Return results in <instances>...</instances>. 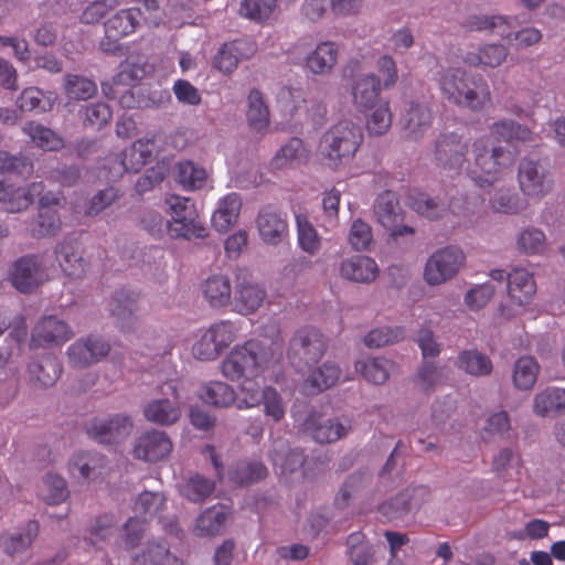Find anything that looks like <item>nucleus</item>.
Segmentation results:
<instances>
[{
  "label": "nucleus",
  "mask_w": 565,
  "mask_h": 565,
  "mask_svg": "<svg viewBox=\"0 0 565 565\" xmlns=\"http://www.w3.org/2000/svg\"><path fill=\"white\" fill-rule=\"evenodd\" d=\"M22 130L38 148L44 151H58L64 147V140L57 132L39 122L29 121Z\"/></svg>",
  "instance_id": "c03bdc74"
},
{
  "label": "nucleus",
  "mask_w": 565,
  "mask_h": 565,
  "mask_svg": "<svg viewBox=\"0 0 565 565\" xmlns=\"http://www.w3.org/2000/svg\"><path fill=\"white\" fill-rule=\"evenodd\" d=\"M172 451V441L161 430L151 429L141 434L135 441L134 456L148 462L159 461Z\"/></svg>",
  "instance_id": "b1692460"
},
{
  "label": "nucleus",
  "mask_w": 565,
  "mask_h": 565,
  "mask_svg": "<svg viewBox=\"0 0 565 565\" xmlns=\"http://www.w3.org/2000/svg\"><path fill=\"white\" fill-rule=\"evenodd\" d=\"M349 558L352 565H370L373 558L372 545L361 532L351 533L347 539Z\"/></svg>",
  "instance_id": "052dcab7"
},
{
  "label": "nucleus",
  "mask_w": 565,
  "mask_h": 565,
  "mask_svg": "<svg viewBox=\"0 0 565 565\" xmlns=\"http://www.w3.org/2000/svg\"><path fill=\"white\" fill-rule=\"evenodd\" d=\"M44 188L42 181L32 182L26 186H17L0 181V203L4 205V210L9 213L25 211L32 205L35 198L44 192Z\"/></svg>",
  "instance_id": "5701e85b"
},
{
  "label": "nucleus",
  "mask_w": 565,
  "mask_h": 565,
  "mask_svg": "<svg viewBox=\"0 0 565 565\" xmlns=\"http://www.w3.org/2000/svg\"><path fill=\"white\" fill-rule=\"evenodd\" d=\"M239 326L228 319L212 323L193 344L192 354L200 361H213L238 337Z\"/></svg>",
  "instance_id": "6e6552de"
},
{
  "label": "nucleus",
  "mask_w": 565,
  "mask_h": 565,
  "mask_svg": "<svg viewBox=\"0 0 565 565\" xmlns=\"http://www.w3.org/2000/svg\"><path fill=\"white\" fill-rule=\"evenodd\" d=\"M267 472L262 461L243 460L231 471V480L239 486H248L265 479Z\"/></svg>",
  "instance_id": "5fc2aeb1"
},
{
  "label": "nucleus",
  "mask_w": 565,
  "mask_h": 565,
  "mask_svg": "<svg viewBox=\"0 0 565 565\" xmlns=\"http://www.w3.org/2000/svg\"><path fill=\"white\" fill-rule=\"evenodd\" d=\"M141 18L142 12L138 8L122 9L111 14L104 22L105 35L99 41V49L107 54L121 55V39L136 32Z\"/></svg>",
  "instance_id": "1a4fd4ad"
},
{
  "label": "nucleus",
  "mask_w": 565,
  "mask_h": 565,
  "mask_svg": "<svg viewBox=\"0 0 565 565\" xmlns=\"http://www.w3.org/2000/svg\"><path fill=\"white\" fill-rule=\"evenodd\" d=\"M340 367L333 362H326L310 372L302 383V392L307 395L319 394L333 386L340 379Z\"/></svg>",
  "instance_id": "72a5a7b5"
},
{
  "label": "nucleus",
  "mask_w": 565,
  "mask_h": 565,
  "mask_svg": "<svg viewBox=\"0 0 565 565\" xmlns=\"http://www.w3.org/2000/svg\"><path fill=\"white\" fill-rule=\"evenodd\" d=\"M339 47L332 41H323L310 52L305 62L306 67L316 75L330 74L337 64Z\"/></svg>",
  "instance_id": "2f4dec72"
},
{
  "label": "nucleus",
  "mask_w": 565,
  "mask_h": 565,
  "mask_svg": "<svg viewBox=\"0 0 565 565\" xmlns=\"http://www.w3.org/2000/svg\"><path fill=\"white\" fill-rule=\"evenodd\" d=\"M215 483L210 479L194 475L190 477L182 487V494L191 502H203L214 491Z\"/></svg>",
  "instance_id": "e2e57ef3"
},
{
  "label": "nucleus",
  "mask_w": 565,
  "mask_h": 565,
  "mask_svg": "<svg viewBox=\"0 0 565 565\" xmlns=\"http://www.w3.org/2000/svg\"><path fill=\"white\" fill-rule=\"evenodd\" d=\"M139 294L128 288L116 290L109 301V310L116 324L122 331L134 330L138 326Z\"/></svg>",
  "instance_id": "4be33fe9"
},
{
  "label": "nucleus",
  "mask_w": 565,
  "mask_h": 565,
  "mask_svg": "<svg viewBox=\"0 0 565 565\" xmlns=\"http://www.w3.org/2000/svg\"><path fill=\"white\" fill-rule=\"evenodd\" d=\"M39 523L29 521L23 531L3 534L0 536V546L9 555L25 551L39 534Z\"/></svg>",
  "instance_id": "a18cd8bd"
},
{
  "label": "nucleus",
  "mask_w": 565,
  "mask_h": 565,
  "mask_svg": "<svg viewBox=\"0 0 565 565\" xmlns=\"http://www.w3.org/2000/svg\"><path fill=\"white\" fill-rule=\"evenodd\" d=\"M490 206L494 212L516 214L525 207V203L512 189L501 188L491 195Z\"/></svg>",
  "instance_id": "13d9d810"
},
{
  "label": "nucleus",
  "mask_w": 565,
  "mask_h": 565,
  "mask_svg": "<svg viewBox=\"0 0 565 565\" xmlns=\"http://www.w3.org/2000/svg\"><path fill=\"white\" fill-rule=\"evenodd\" d=\"M433 114L423 102L412 100L402 115V126L406 138L418 140L430 128Z\"/></svg>",
  "instance_id": "cd10ccee"
},
{
  "label": "nucleus",
  "mask_w": 565,
  "mask_h": 565,
  "mask_svg": "<svg viewBox=\"0 0 565 565\" xmlns=\"http://www.w3.org/2000/svg\"><path fill=\"white\" fill-rule=\"evenodd\" d=\"M256 52L254 42L238 39L224 43L213 58L214 67L223 74H231L241 61L247 60Z\"/></svg>",
  "instance_id": "a878e982"
},
{
  "label": "nucleus",
  "mask_w": 565,
  "mask_h": 565,
  "mask_svg": "<svg viewBox=\"0 0 565 565\" xmlns=\"http://www.w3.org/2000/svg\"><path fill=\"white\" fill-rule=\"evenodd\" d=\"M277 9V0H243L239 13L255 22L267 21Z\"/></svg>",
  "instance_id": "680f3d73"
},
{
  "label": "nucleus",
  "mask_w": 565,
  "mask_h": 565,
  "mask_svg": "<svg viewBox=\"0 0 565 565\" xmlns=\"http://www.w3.org/2000/svg\"><path fill=\"white\" fill-rule=\"evenodd\" d=\"M110 350L109 344L100 338L89 335L70 345L67 356L73 367H86L105 358Z\"/></svg>",
  "instance_id": "393cba45"
},
{
  "label": "nucleus",
  "mask_w": 565,
  "mask_h": 565,
  "mask_svg": "<svg viewBox=\"0 0 565 565\" xmlns=\"http://www.w3.org/2000/svg\"><path fill=\"white\" fill-rule=\"evenodd\" d=\"M269 328L275 332L273 339H249L231 350L221 364V372L227 380H254L280 361L284 340L277 324Z\"/></svg>",
  "instance_id": "f257e3e1"
},
{
  "label": "nucleus",
  "mask_w": 565,
  "mask_h": 565,
  "mask_svg": "<svg viewBox=\"0 0 565 565\" xmlns=\"http://www.w3.org/2000/svg\"><path fill=\"white\" fill-rule=\"evenodd\" d=\"M200 290L210 308L222 309L231 306L234 287L227 275H210L201 282Z\"/></svg>",
  "instance_id": "bb28decb"
},
{
  "label": "nucleus",
  "mask_w": 565,
  "mask_h": 565,
  "mask_svg": "<svg viewBox=\"0 0 565 565\" xmlns=\"http://www.w3.org/2000/svg\"><path fill=\"white\" fill-rule=\"evenodd\" d=\"M68 491L65 480L53 473H47L43 479L41 495L47 504H58L67 498Z\"/></svg>",
  "instance_id": "774afa93"
},
{
  "label": "nucleus",
  "mask_w": 565,
  "mask_h": 565,
  "mask_svg": "<svg viewBox=\"0 0 565 565\" xmlns=\"http://www.w3.org/2000/svg\"><path fill=\"white\" fill-rule=\"evenodd\" d=\"M408 205L417 214L429 220L439 218L448 211L444 201L433 199L428 194L418 190L409 192Z\"/></svg>",
  "instance_id": "3c124183"
},
{
  "label": "nucleus",
  "mask_w": 565,
  "mask_h": 565,
  "mask_svg": "<svg viewBox=\"0 0 565 565\" xmlns=\"http://www.w3.org/2000/svg\"><path fill=\"white\" fill-rule=\"evenodd\" d=\"M533 412L539 416L561 414L565 412V390L547 387L537 393L533 401Z\"/></svg>",
  "instance_id": "49530a36"
},
{
  "label": "nucleus",
  "mask_w": 565,
  "mask_h": 565,
  "mask_svg": "<svg viewBox=\"0 0 565 565\" xmlns=\"http://www.w3.org/2000/svg\"><path fill=\"white\" fill-rule=\"evenodd\" d=\"M540 365L533 356H521L513 369L514 385L520 390H531L537 380Z\"/></svg>",
  "instance_id": "6e6d98bb"
},
{
  "label": "nucleus",
  "mask_w": 565,
  "mask_h": 565,
  "mask_svg": "<svg viewBox=\"0 0 565 565\" xmlns=\"http://www.w3.org/2000/svg\"><path fill=\"white\" fill-rule=\"evenodd\" d=\"M301 428L320 444L334 443L348 435L351 429V420L348 417L321 420L320 413L312 411L301 423Z\"/></svg>",
  "instance_id": "f3484780"
},
{
  "label": "nucleus",
  "mask_w": 565,
  "mask_h": 565,
  "mask_svg": "<svg viewBox=\"0 0 565 565\" xmlns=\"http://www.w3.org/2000/svg\"><path fill=\"white\" fill-rule=\"evenodd\" d=\"M327 350L324 335L315 327L299 328L289 341L287 356L290 364L301 371L320 361Z\"/></svg>",
  "instance_id": "0eeeda50"
},
{
  "label": "nucleus",
  "mask_w": 565,
  "mask_h": 565,
  "mask_svg": "<svg viewBox=\"0 0 565 565\" xmlns=\"http://www.w3.org/2000/svg\"><path fill=\"white\" fill-rule=\"evenodd\" d=\"M181 382L179 380H169L160 386L161 394L169 397L152 399L143 408V416L148 422L161 426L172 425L179 420L181 408L179 406V390Z\"/></svg>",
  "instance_id": "9d476101"
},
{
  "label": "nucleus",
  "mask_w": 565,
  "mask_h": 565,
  "mask_svg": "<svg viewBox=\"0 0 565 565\" xmlns=\"http://www.w3.org/2000/svg\"><path fill=\"white\" fill-rule=\"evenodd\" d=\"M161 136L140 138L126 148L120 156L109 159V174L107 178L116 179L125 172H139L145 166L152 162L160 152Z\"/></svg>",
  "instance_id": "423d86ee"
},
{
  "label": "nucleus",
  "mask_w": 565,
  "mask_h": 565,
  "mask_svg": "<svg viewBox=\"0 0 565 565\" xmlns=\"http://www.w3.org/2000/svg\"><path fill=\"white\" fill-rule=\"evenodd\" d=\"M508 56V50L502 44H486L477 51L468 52L463 61L473 67L494 68L500 66Z\"/></svg>",
  "instance_id": "58836bf2"
},
{
  "label": "nucleus",
  "mask_w": 565,
  "mask_h": 565,
  "mask_svg": "<svg viewBox=\"0 0 565 565\" xmlns=\"http://www.w3.org/2000/svg\"><path fill=\"white\" fill-rule=\"evenodd\" d=\"M472 163L467 168L468 177L479 186L488 188L509 174L514 158L502 146L489 147L487 137L477 138L471 146Z\"/></svg>",
  "instance_id": "7ed1b4c3"
},
{
  "label": "nucleus",
  "mask_w": 565,
  "mask_h": 565,
  "mask_svg": "<svg viewBox=\"0 0 565 565\" xmlns=\"http://www.w3.org/2000/svg\"><path fill=\"white\" fill-rule=\"evenodd\" d=\"M171 218L167 221V231L172 238H204L207 230L199 218L193 201L181 195H170L166 200Z\"/></svg>",
  "instance_id": "39448f33"
},
{
  "label": "nucleus",
  "mask_w": 565,
  "mask_h": 565,
  "mask_svg": "<svg viewBox=\"0 0 565 565\" xmlns=\"http://www.w3.org/2000/svg\"><path fill=\"white\" fill-rule=\"evenodd\" d=\"M362 142L361 127L351 120H340L323 132L317 153L324 166L337 170L354 158Z\"/></svg>",
  "instance_id": "20e7f679"
},
{
  "label": "nucleus",
  "mask_w": 565,
  "mask_h": 565,
  "mask_svg": "<svg viewBox=\"0 0 565 565\" xmlns=\"http://www.w3.org/2000/svg\"><path fill=\"white\" fill-rule=\"evenodd\" d=\"M11 281L21 292H31L47 280L45 257L43 255H26L19 258L11 271Z\"/></svg>",
  "instance_id": "2eb2a0df"
},
{
  "label": "nucleus",
  "mask_w": 565,
  "mask_h": 565,
  "mask_svg": "<svg viewBox=\"0 0 565 565\" xmlns=\"http://www.w3.org/2000/svg\"><path fill=\"white\" fill-rule=\"evenodd\" d=\"M55 257L62 271L71 278L83 277L86 271V262L77 241L65 238L55 247Z\"/></svg>",
  "instance_id": "c85d7f7f"
},
{
  "label": "nucleus",
  "mask_w": 565,
  "mask_h": 565,
  "mask_svg": "<svg viewBox=\"0 0 565 565\" xmlns=\"http://www.w3.org/2000/svg\"><path fill=\"white\" fill-rule=\"evenodd\" d=\"M518 182L521 192L529 198L541 199L553 189V179L540 161L523 159L519 163Z\"/></svg>",
  "instance_id": "dca6fc26"
},
{
  "label": "nucleus",
  "mask_w": 565,
  "mask_h": 565,
  "mask_svg": "<svg viewBox=\"0 0 565 565\" xmlns=\"http://www.w3.org/2000/svg\"><path fill=\"white\" fill-rule=\"evenodd\" d=\"M390 361L385 359H366L355 363V370L370 383L384 384L390 376Z\"/></svg>",
  "instance_id": "bf43d9fd"
},
{
  "label": "nucleus",
  "mask_w": 565,
  "mask_h": 565,
  "mask_svg": "<svg viewBox=\"0 0 565 565\" xmlns=\"http://www.w3.org/2000/svg\"><path fill=\"white\" fill-rule=\"evenodd\" d=\"M297 234L299 247L303 252L315 255L320 249L321 238L306 217L297 216Z\"/></svg>",
  "instance_id": "338daca9"
},
{
  "label": "nucleus",
  "mask_w": 565,
  "mask_h": 565,
  "mask_svg": "<svg viewBox=\"0 0 565 565\" xmlns=\"http://www.w3.org/2000/svg\"><path fill=\"white\" fill-rule=\"evenodd\" d=\"M339 271L343 279L360 284H371L377 278L380 268L373 258L364 255H354L341 262Z\"/></svg>",
  "instance_id": "c756f323"
},
{
  "label": "nucleus",
  "mask_w": 565,
  "mask_h": 565,
  "mask_svg": "<svg viewBox=\"0 0 565 565\" xmlns=\"http://www.w3.org/2000/svg\"><path fill=\"white\" fill-rule=\"evenodd\" d=\"M256 227L260 239L277 246L289 236L287 214L271 206H264L256 217Z\"/></svg>",
  "instance_id": "412c9836"
},
{
  "label": "nucleus",
  "mask_w": 565,
  "mask_h": 565,
  "mask_svg": "<svg viewBox=\"0 0 565 565\" xmlns=\"http://www.w3.org/2000/svg\"><path fill=\"white\" fill-rule=\"evenodd\" d=\"M55 100L56 96L53 93H44L38 87H28L19 96L17 105L22 111L46 113L52 110Z\"/></svg>",
  "instance_id": "de8ad7c7"
},
{
  "label": "nucleus",
  "mask_w": 565,
  "mask_h": 565,
  "mask_svg": "<svg viewBox=\"0 0 565 565\" xmlns=\"http://www.w3.org/2000/svg\"><path fill=\"white\" fill-rule=\"evenodd\" d=\"M270 459L280 476L286 478L295 473L303 476L302 467L306 457L302 450L288 449L287 451H281L274 449L270 452Z\"/></svg>",
  "instance_id": "09e8293b"
},
{
  "label": "nucleus",
  "mask_w": 565,
  "mask_h": 565,
  "mask_svg": "<svg viewBox=\"0 0 565 565\" xmlns=\"http://www.w3.org/2000/svg\"><path fill=\"white\" fill-rule=\"evenodd\" d=\"M73 337L70 326L55 316H46L38 321L33 328L30 348H51L62 345Z\"/></svg>",
  "instance_id": "6ab92c4d"
},
{
  "label": "nucleus",
  "mask_w": 565,
  "mask_h": 565,
  "mask_svg": "<svg viewBox=\"0 0 565 565\" xmlns=\"http://www.w3.org/2000/svg\"><path fill=\"white\" fill-rule=\"evenodd\" d=\"M426 492L425 487L405 489L390 501L382 503L380 512L388 520L398 519L409 511L415 493L425 494Z\"/></svg>",
  "instance_id": "603ef678"
},
{
  "label": "nucleus",
  "mask_w": 565,
  "mask_h": 565,
  "mask_svg": "<svg viewBox=\"0 0 565 565\" xmlns=\"http://www.w3.org/2000/svg\"><path fill=\"white\" fill-rule=\"evenodd\" d=\"M518 21L512 17H503V15H481L473 17L469 21V25L475 30H489L502 39L512 42L513 29L515 28Z\"/></svg>",
  "instance_id": "37998d69"
},
{
  "label": "nucleus",
  "mask_w": 565,
  "mask_h": 565,
  "mask_svg": "<svg viewBox=\"0 0 565 565\" xmlns=\"http://www.w3.org/2000/svg\"><path fill=\"white\" fill-rule=\"evenodd\" d=\"M242 209L239 194L232 192L218 201L217 209L212 215V224L218 232H226L237 221Z\"/></svg>",
  "instance_id": "f704fd0d"
},
{
  "label": "nucleus",
  "mask_w": 565,
  "mask_h": 565,
  "mask_svg": "<svg viewBox=\"0 0 565 565\" xmlns=\"http://www.w3.org/2000/svg\"><path fill=\"white\" fill-rule=\"evenodd\" d=\"M469 141L457 132H441L434 148L435 161L443 170L458 173L467 161Z\"/></svg>",
  "instance_id": "f8f14e48"
},
{
  "label": "nucleus",
  "mask_w": 565,
  "mask_h": 565,
  "mask_svg": "<svg viewBox=\"0 0 565 565\" xmlns=\"http://www.w3.org/2000/svg\"><path fill=\"white\" fill-rule=\"evenodd\" d=\"M200 398L215 408L236 407V391L227 383L212 381L201 388Z\"/></svg>",
  "instance_id": "ea45409f"
},
{
  "label": "nucleus",
  "mask_w": 565,
  "mask_h": 565,
  "mask_svg": "<svg viewBox=\"0 0 565 565\" xmlns=\"http://www.w3.org/2000/svg\"><path fill=\"white\" fill-rule=\"evenodd\" d=\"M347 89L350 94L352 106L358 111L365 113L377 105L384 88L376 74L356 73L351 75Z\"/></svg>",
  "instance_id": "ddd939ff"
},
{
  "label": "nucleus",
  "mask_w": 565,
  "mask_h": 565,
  "mask_svg": "<svg viewBox=\"0 0 565 565\" xmlns=\"http://www.w3.org/2000/svg\"><path fill=\"white\" fill-rule=\"evenodd\" d=\"M29 381L39 387L52 386L62 374V365L55 355L47 354L28 366Z\"/></svg>",
  "instance_id": "473e14b6"
},
{
  "label": "nucleus",
  "mask_w": 565,
  "mask_h": 565,
  "mask_svg": "<svg viewBox=\"0 0 565 565\" xmlns=\"http://www.w3.org/2000/svg\"><path fill=\"white\" fill-rule=\"evenodd\" d=\"M104 456L95 452L75 454L70 461V470L74 477L95 479L103 473Z\"/></svg>",
  "instance_id": "79ce46f5"
},
{
  "label": "nucleus",
  "mask_w": 565,
  "mask_h": 565,
  "mask_svg": "<svg viewBox=\"0 0 565 565\" xmlns=\"http://www.w3.org/2000/svg\"><path fill=\"white\" fill-rule=\"evenodd\" d=\"M246 119L250 129L265 134L270 124V114L260 90L254 88L247 97Z\"/></svg>",
  "instance_id": "4c0bfd02"
},
{
  "label": "nucleus",
  "mask_w": 565,
  "mask_h": 565,
  "mask_svg": "<svg viewBox=\"0 0 565 565\" xmlns=\"http://www.w3.org/2000/svg\"><path fill=\"white\" fill-rule=\"evenodd\" d=\"M134 423L127 415L117 414L109 418H94L86 425L87 435L100 444H113L126 438Z\"/></svg>",
  "instance_id": "aec40b11"
},
{
  "label": "nucleus",
  "mask_w": 565,
  "mask_h": 565,
  "mask_svg": "<svg viewBox=\"0 0 565 565\" xmlns=\"http://www.w3.org/2000/svg\"><path fill=\"white\" fill-rule=\"evenodd\" d=\"M125 77H129V74L120 72L116 77H114L113 85L103 84V92L108 98L117 99L122 108H137L140 103L136 98L132 89L122 85Z\"/></svg>",
  "instance_id": "4d7b16f0"
},
{
  "label": "nucleus",
  "mask_w": 565,
  "mask_h": 565,
  "mask_svg": "<svg viewBox=\"0 0 565 565\" xmlns=\"http://www.w3.org/2000/svg\"><path fill=\"white\" fill-rule=\"evenodd\" d=\"M64 90L68 98L86 100L97 90L96 84L85 77L67 74L64 79Z\"/></svg>",
  "instance_id": "0e129e2a"
},
{
  "label": "nucleus",
  "mask_w": 565,
  "mask_h": 565,
  "mask_svg": "<svg viewBox=\"0 0 565 565\" xmlns=\"http://www.w3.org/2000/svg\"><path fill=\"white\" fill-rule=\"evenodd\" d=\"M374 214L377 222L387 231L391 236L399 237L414 234V228L403 224L404 211L399 205L397 195L392 191L379 194L374 204Z\"/></svg>",
  "instance_id": "4468645a"
},
{
  "label": "nucleus",
  "mask_w": 565,
  "mask_h": 565,
  "mask_svg": "<svg viewBox=\"0 0 565 565\" xmlns=\"http://www.w3.org/2000/svg\"><path fill=\"white\" fill-rule=\"evenodd\" d=\"M174 179L186 191H196L205 186L207 172L192 160L179 161L174 167Z\"/></svg>",
  "instance_id": "c9c22d12"
},
{
  "label": "nucleus",
  "mask_w": 565,
  "mask_h": 565,
  "mask_svg": "<svg viewBox=\"0 0 565 565\" xmlns=\"http://www.w3.org/2000/svg\"><path fill=\"white\" fill-rule=\"evenodd\" d=\"M456 366L472 376L489 375L492 370L490 358L478 350H465L459 353Z\"/></svg>",
  "instance_id": "8fccbe9b"
},
{
  "label": "nucleus",
  "mask_w": 565,
  "mask_h": 565,
  "mask_svg": "<svg viewBox=\"0 0 565 565\" xmlns=\"http://www.w3.org/2000/svg\"><path fill=\"white\" fill-rule=\"evenodd\" d=\"M266 298L265 287L252 277L244 276L234 286L231 308L241 316H249L258 311Z\"/></svg>",
  "instance_id": "a211bd4d"
},
{
  "label": "nucleus",
  "mask_w": 565,
  "mask_h": 565,
  "mask_svg": "<svg viewBox=\"0 0 565 565\" xmlns=\"http://www.w3.org/2000/svg\"><path fill=\"white\" fill-rule=\"evenodd\" d=\"M490 131L497 140L508 143L533 141V132L529 127L508 118L494 121L490 126Z\"/></svg>",
  "instance_id": "a19ab883"
},
{
  "label": "nucleus",
  "mask_w": 565,
  "mask_h": 565,
  "mask_svg": "<svg viewBox=\"0 0 565 565\" xmlns=\"http://www.w3.org/2000/svg\"><path fill=\"white\" fill-rule=\"evenodd\" d=\"M307 157V150L300 138L292 137L279 148L271 160L275 169H282L299 163Z\"/></svg>",
  "instance_id": "864d4df0"
},
{
  "label": "nucleus",
  "mask_w": 565,
  "mask_h": 565,
  "mask_svg": "<svg viewBox=\"0 0 565 565\" xmlns=\"http://www.w3.org/2000/svg\"><path fill=\"white\" fill-rule=\"evenodd\" d=\"M466 256L456 246H447L436 250L426 262L424 277L431 285H440L451 279L463 266Z\"/></svg>",
  "instance_id": "9b49d317"
},
{
  "label": "nucleus",
  "mask_w": 565,
  "mask_h": 565,
  "mask_svg": "<svg viewBox=\"0 0 565 565\" xmlns=\"http://www.w3.org/2000/svg\"><path fill=\"white\" fill-rule=\"evenodd\" d=\"M439 88L444 97L458 107L473 113L483 110L492 99L487 79L463 68H447L439 77Z\"/></svg>",
  "instance_id": "f03ea898"
},
{
  "label": "nucleus",
  "mask_w": 565,
  "mask_h": 565,
  "mask_svg": "<svg viewBox=\"0 0 565 565\" xmlns=\"http://www.w3.org/2000/svg\"><path fill=\"white\" fill-rule=\"evenodd\" d=\"M227 518L228 512L224 505H213L207 508L196 519V535L212 537L221 534L225 529Z\"/></svg>",
  "instance_id": "e433bc0d"
},
{
  "label": "nucleus",
  "mask_w": 565,
  "mask_h": 565,
  "mask_svg": "<svg viewBox=\"0 0 565 565\" xmlns=\"http://www.w3.org/2000/svg\"><path fill=\"white\" fill-rule=\"evenodd\" d=\"M536 292V284L531 273L523 268H515L508 274V295L516 306L529 305Z\"/></svg>",
  "instance_id": "7c9ffc66"
},
{
  "label": "nucleus",
  "mask_w": 565,
  "mask_h": 565,
  "mask_svg": "<svg viewBox=\"0 0 565 565\" xmlns=\"http://www.w3.org/2000/svg\"><path fill=\"white\" fill-rule=\"evenodd\" d=\"M393 115L387 100L377 104L366 120V128L370 135L382 136L387 132L392 125Z\"/></svg>",
  "instance_id": "69168bd1"
}]
</instances>
